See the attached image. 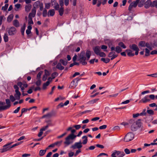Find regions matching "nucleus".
<instances>
[{"label": "nucleus", "mask_w": 157, "mask_h": 157, "mask_svg": "<svg viewBox=\"0 0 157 157\" xmlns=\"http://www.w3.org/2000/svg\"><path fill=\"white\" fill-rule=\"evenodd\" d=\"M14 87L16 92V94L14 95L15 98L13 95H11L10 96V99L12 102L14 101L15 99L19 100L21 95L20 92L18 90V86L16 85H15L14 86Z\"/></svg>", "instance_id": "1"}, {"label": "nucleus", "mask_w": 157, "mask_h": 157, "mask_svg": "<svg viewBox=\"0 0 157 157\" xmlns=\"http://www.w3.org/2000/svg\"><path fill=\"white\" fill-rule=\"evenodd\" d=\"M76 137V135L70 134L65 138L64 144L67 145H68L72 142V140Z\"/></svg>", "instance_id": "2"}, {"label": "nucleus", "mask_w": 157, "mask_h": 157, "mask_svg": "<svg viewBox=\"0 0 157 157\" xmlns=\"http://www.w3.org/2000/svg\"><path fill=\"white\" fill-rule=\"evenodd\" d=\"M134 137V134L132 132L128 133L125 136L124 141L128 142L132 140Z\"/></svg>", "instance_id": "3"}, {"label": "nucleus", "mask_w": 157, "mask_h": 157, "mask_svg": "<svg viewBox=\"0 0 157 157\" xmlns=\"http://www.w3.org/2000/svg\"><path fill=\"white\" fill-rule=\"evenodd\" d=\"M100 48L99 46H96L94 48V51L95 53L101 57H105V54L103 52H101Z\"/></svg>", "instance_id": "4"}, {"label": "nucleus", "mask_w": 157, "mask_h": 157, "mask_svg": "<svg viewBox=\"0 0 157 157\" xmlns=\"http://www.w3.org/2000/svg\"><path fill=\"white\" fill-rule=\"evenodd\" d=\"M13 142L7 143V144L4 145L2 148L0 149V152L1 153H3L6 152L10 150V145H11Z\"/></svg>", "instance_id": "5"}, {"label": "nucleus", "mask_w": 157, "mask_h": 157, "mask_svg": "<svg viewBox=\"0 0 157 157\" xmlns=\"http://www.w3.org/2000/svg\"><path fill=\"white\" fill-rule=\"evenodd\" d=\"M151 100L149 98L148 95L145 96L143 98L141 99L139 101L140 103H146L149 102Z\"/></svg>", "instance_id": "6"}, {"label": "nucleus", "mask_w": 157, "mask_h": 157, "mask_svg": "<svg viewBox=\"0 0 157 157\" xmlns=\"http://www.w3.org/2000/svg\"><path fill=\"white\" fill-rule=\"evenodd\" d=\"M78 80L77 79H75L73 80L70 83L69 88L71 89L75 88L77 85V82Z\"/></svg>", "instance_id": "7"}, {"label": "nucleus", "mask_w": 157, "mask_h": 157, "mask_svg": "<svg viewBox=\"0 0 157 157\" xmlns=\"http://www.w3.org/2000/svg\"><path fill=\"white\" fill-rule=\"evenodd\" d=\"M6 105H4V106L0 107V110L1 109H7L9 108L10 106V102L9 99H6Z\"/></svg>", "instance_id": "8"}, {"label": "nucleus", "mask_w": 157, "mask_h": 157, "mask_svg": "<svg viewBox=\"0 0 157 157\" xmlns=\"http://www.w3.org/2000/svg\"><path fill=\"white\" fill-rule=\"evenodd\" d=\"M139 124L137 122H134L131 126V129L133 131H136L139 127Z\"/></svg>", "instance_id": "9"}, {"label": "nucleus", "mask_w": 157, "mask_h": 157, "mask_svg": "<svg viewBox=\"0 0 157 157\" xmlns=\"http://www.w3.org/2000/svg\"><path fill=\"white\" fill-rule=\"evenodd\" d=\"M129 47L131 49L136 51L135 54L136 55H137L138 54L139 49L137 45L134 44L132 45H130Z\"/></svg>", "instance_id": "10"}, {"label": "nucleus", "mask_w": 157, "mask_h": 157, "mask_svg": "<svg viewBox=\"0 0 157 157\" xmlns=\"http://www.w3.org/2000/svg\"><path fill=\"white\" fill-rule=\"evenodd\" d=\"M113 153H114L115 155H117L118 157H123L125 155V154L123 152L117 151L116 150L114 151Z\"/></svg>", "instance_id": "11"}, {"label": "nucleus", "mask_w": 157, "mask_h": 157, "mask_svg": "<svg viewBox=\"0 0 157 157\" xmlns=\"http://www.w3.org/2000/svg\"><path fill=\"white\" fill-rule=\"evenodd\" d=\"M8 33L10 35H12L14 34L16 32V28L13 27H11L8 30Z\"/></svg>", "instance_id": "12"}, {"label": "nucleus", "mask_w": 157, "mask_h": 157, "mask_svg": "<svg viewBox=\"0 0 157 157\" xmlns=\"http://www.w3.org/2000/svg\"><path fill=\"white\" fill-rule=\"evenodd\" d=\"M111 51L115 50L117 53H120L122 51L121 48L119 46H117L115 49L114 47H112L111 48Z\"/></svg>", "instance_id": "13"}, {"label": "nucleus", "mask_w": 157, "mask_h": 157, "mask_svg": "<svg viewBox=\"0 0 157 157\" xmlns=\"http://www.w3.org/2000/svg\"><path fill=\"white\" fill-rule=\"evenodd\" d=\"M18 86H19L21 88L22 91H23L24 89V88H26L27 87L28 85L26 83L24 84L21 82H19L17 83Z\"/></svg>", "instance_id": "14"}, {"label": "nucleus", "mask_w": 157, "mask_h": 157, "mask_svg": "<svg viewBox=\"0 0 157 157\" xmlns=\"http://www.w3.org/2000/svg\"><path fill=\"white\" fill-rule=\"evenodd\" d=\"M117 55L116 54L115 52H110L109 54V57L111 58V60H113L117 57Z\"/></svg>", "instance_id": "15"}, {"label": "nucleus", "mask_w": 157, "mask_h": 157, "mask_svg": "<svg viewBox=\"0 0 157 157\" xmlns=\"http://www.w3.org/2000/svg\"><path fill=\"white\" fill-rule=\"evenodd\" d=\"M85 52L84 51L82 52L79 56L80 60L81 62H82L83 60H86V58L85 56Z\"/></svg>", "instance_id": "16"}, {"label": "nucleus", "mask_w": 157, "mask_h": 157, "mask_svg": "<svg viewBox=\"0 0 157 157\" xmlns=\"http://www.w3.org/2000/svg\"><path fill=\"white\" fill-rule=\"evenodd\" d=\"M36 13V10L35 8L32 10L31 13H30L29 15V18H32L35 16Z\"/></svg>", "instance_id": "17"}, {"label": "nucleus", "mask_w": 157, "mask_h": 157, "mask_svg": "<svg viewBox=\"0 0 157 157\" xmlns=\"http://www.w3.org/2000/svg\"><path fill=\"white\" fill-rule=\"evenodd\" d=\"M82 143L81 142L78 143H76L74 146L73 147L74 148H75L76 147L77 148H80L82 147Z\"/></svg>", "instance_id": "18"}, {"label": "nucleus", "mask_w": 157, "mask_h": 157, "mask_svg": "<svg viewBox=\"0 0 157 157\" xmlns=\"http://www.w3.org/2000/svg\"><path fill=\"white\" fill-rule=\"evenodd\" d=\"M151 1L150 0H148L145 2L144 3V7L146 8H148L151 5Z\"/></svg>", "instance_id": "19"}, {"label": "nucleus", "mask_w": 157, "mask_h": 157, "mask_svg": "<svg viewBox=\"0 0 157 157\" xmlns=\"http://www.w3.org/2000/svg\"><path fill=\"white\" fill-rule=\"evenodd\" d=\"M126 52L127 53V55L129 56H132L134 55V53L130 50L127 49L126 50Z\"/></svg>", "instance_id": "20"}, {"label": "nucleus", "mask_w": 157, "mask_h": 157, "mask_svg": "<svg viewBox=\"0 0 157 157\" xmlns=\"http://www.w3.org/2000/svg\"><path fill=\"white\" fill-rule=\"evenodd\" d=\"M140 0H136L135 2H133L131 3L130 4V6H132L134 8L136 7L140 1Z\"/></svg>", "instance_id": "21"}, {"label": "nucleus", "mask_w": 157, "mask_h": 157, "mask_svg": "<svg viewBox=\"0 0 157 157\" xmlns=\"http://www.w3.org/2000/svg\"><path fill=\"white\" fill-rule=\"evenodd\" d=\"M55 13V12L54 10H50L48 12V17L53 16Z\"/></svg>", "instance_id": "22"}, {"label": "nucleus", "mask_w": 157, "mask_h": 157, "mask_svg": "<svg viewBox=\"0 0 157 157\" xmlns=\"http://www.w3.org/2000/svg\"><path fill=\"white\" fill-rule=\"evenodd\" d=\"M32 6L31 5L29 4L26 5L25 7V10L26 12H28L31 10Z\"/></svg>", "instance_id": "23"}, {"label": "nucleus", "mask_w": 157, "mask_h": 157, "mask_svg": "<svg viewBox=\"0 0 157 157\" xmlns=\"http://www.w3.org/2000/svg\"><path fill=\"white\" fill-rule=\"evenodd\" d=\"M50 82L49 81H47L46 82L44 83L43 85L42 89L43 90H45L47 89V87L50 84Z\"/></svg>", "instance_id": "24"}, {"label": "nucleus", "mask_w": 157, "mask_h": 157, "mask_svg": "<svg viewBox=\"0 0 157 157\" xmlns=\"http://www.w3.org/2000/svg\"><path fill=\"white\" fill-rule=\"evenodd\" d=\"M48 149V148H47L46 149L42 150H40L39 153V155L40 156H42L44 155L45 154V153L47 150Z\"/></svg>", "instance_id": "25"}, {"label": "nucleus", "mask_w": 157, "mask_h": 157, "mask_svg": "<svg viewBox=\"0 0 157 157\" xmlns=\"http://www.w3.org/2000/svg\"><path fill=\"white\" fill-rule=\"evenodd\" d=\"M13 25L16 27H18L20 26L18 20H15L13 22Z\"/></svg>", "instance_id": "26"}, {"label": "nucleus", "mask_w": 157, "mask_h": 157, "mask_svg": "<svg viewBox=\"0 0 157 157\" xmlns=\"http://www.w3.org/2000/svg\"><path fill=\"white\" fill-rule=\"evenodd\" d=\"M145 1L146 0H140L139 3H138V6L139 7H142L144 4V5Z\"/></svg>", "instance_id": "27"}, {"label": "nucleus", "mask_w": 157, "mask_h": 157, "mask_svg": "<svg viewBox=\"0 0 157 157\" xmlns=\"http://www.w3.org/2000/svg\"><path fill=\"white\" fill-rule=\"evenodd\" d=\"M91 55V52H90L89 51H87L86 52V56L85 57L86 58V59L88 60L90 58V56Z\"/></svg>", "instance_id": "28"}, {"label": "nucleus", "mask_w": 157, "mask_h": 157, "mask_svg": "<svg viewBox=\"0 0 157 157\" xmlns=\"http://www.w3.org/2000/svg\"><path fill=\"white\" fill-rule=\"evenodd\" d=\"M13 14H10L8 17L7 18V21L8 22H11L13 20Z\"/></svg>", "instance_id": "29"}, {"label": "nucleus", "mask_w": 157, "mask_h": 157, "mask_svg": "<svg viewBox=\"0 0 157 157\" xmlns=\"http://www.w3.org/2000/svg\"><path fill=\"white\" fill-rule=\"evenodd\" d=\"M82 139H84V140H83L82 143V144H86L87 143V140H88L87 137V136H83L82 137Z\"/></svg>", "instance_id": "30"}, {"label": "nucleus", "mask_w": 157, "mask_h": 157, "mask_svg": "<svg viewBox=\"0 0 157 157\" xmlns=\"http://www.w3.org/2000/svg\"><path fill=\"white\" fill-rule=\"evenodd\" d=\"M61 63L59 62L56 65V67L59 70H62L64 69V67L62 66Z\"/></svg>", "instance_id": "31"}, {"label": "nucleus", "mask_w": 157, "mask_h": 157, "mask_svg": "<svg viewBox=\"0 0 157 157\" xmlns=\"http://www.w3.org/2000/svg\"><path fill=\"white\" fill-rule=\"evenodd\" d=\"M59 62L64 66L66 65L67 64V61L66 60L61 59L59 60Z\"/></svg>", "instance_id": "32"}, {"label": "nucleus", "mask_w": 157, "mask_h": 157, "mask_svg": "<svg viewBox=\"0 0 157 157\" xmlns=\"http://www.w3.org/2000/svg\"><path fill=\"white\" fill-rule=\"evenodd\" d=\"M118 45L123 48L125 49L126 48V46L122 42H120L118 43Z\"/></svg>", "instance_id": "33"}, {"label": "nucleus", "mask_w": 157, "mask_h": 157, "mask_svg": "<svg viewBox=\"0 0 157 157\" xmlns=\"http://www.w3.org/2000/svg\"><path fill=\"white\" fill-rule=\"evenodd\" d=\"M21 5L20 4H17L15 5L14 10L16 11H18L19 9L21 7Z\"/></svg>", "instance_id": "34"}, {"label": "nucleus", "mask_w": 157, "mask_h": 157, "mask_svg": "<svg viewBox=\"0 0 157 157\" xmlns=\"http://www.w3.org/2000/svg\"><path fill=\"white\" fill-rule=\"evenodd\" d=\"M150 50L146 48L145 49V56H147L150 55Z\"/></svg>", "instance_id": "35"}, {"label": "nucleus", "mask_w": 157, "mask_h": 157, "mask_svg": "<svg viewBox=\"0 0 157 157\" xmlns=\"http://www.w3.org/2000/svg\"><path fill=\"white\" fill-rule=\"evenodd\" d=\"M146 43L144 41H142L140 42L139 43V46L140 47H145Z\"/></svg>", "instance_id": "36"}, {"label": "nucleus", "mask_w": 157, "mask_h": 157, "mask_svg": "<svg viewBox=\"0 0 157 157\" xmlns=\"http://www.w3.org/2000/svg\"><path fill=\"white\" fill-rule=\"evenodd\" d=\"M25 25L24 24L23 26L21 28V34L22 35H24V31L25 29Z\"/></svg>", "instance_id": "37"}, {"label": "nucleus", "mask_w": 157, "mask_h": 157, "mask_svg": "<svg viewBox=\"0 0 157 157\" xmlns=\"http://www.w3.org/2000/svg\"><path fill=\"white\" fill-rule=\"evenodd\" d=\"M63 7H61L59 10V14L60 16H62L63 15Z\"/></svg>", "instance_id": "38"}, {"label": "nucleus", "mask_w": 157, "mask_h": 157, "mask_svg": "<svg viewBox=\"0 0 157 157\" xmlns=\"http://www.w3.org/2000/svg\"><path fill=\"white\" fill-rule=\"evenodd\" d=\"M101 60L103 62L107 63L109 62L110 60L108 58H102L101 59Z\"/></svg>", "instance_id": "39"}, {"label": "nucleus", "mask_w": 157, "mask_h": 157, "mask_svg": "<svg viewBox=\"0 0 157 157\" xmlns=\"http://www.w3.org/2000/svg\"><path fill=\"white\" fill-rule=\"evenodd\" d=\"M40 2L39 1H37L35 2L33 4L34 7L35 8L37 7L40 4Z\"/></svg>", "instance_id": "40"}, {"label": "nucleus", "mask_w": 157, "mask_h": 157, "mask_svg": "<svg viewBox=\"0 0 157 157\" xmlns=\"http://www.w3.org/2000/svg\"><path fill=\"white\" fill-rule=\"evenodd\" d=\"M4 39L5 42H7L8 41V37L7 35L6 34H4Z\"/></svg>", "instance_id": "41"}, {"label": "nucleus", "mask_w": 157, "mask_h": 157, "mask_svg": "<svg viewBox=\"0 0 157 157\" xmlns=\"http://www.w3.org/2000/svg\"><path fill=\"white\" fill-rule=\"evenodd\" d=\"M98 61V60L97 59H91L90 61V62L91 64H93L94 62H95L96 63H97Z\"/></svg>", "instance_id": "42"}, {"label": "nucleus", "mask_w": 157, "mask_h": 157, "mask_svg": "<svg viewBox=\"0 0 157 157\" xmlns=\"http://www.w3.org/2000/svg\"><path fill=\"white\" fill-rule=\"evenodd\" d=\"M8 6V4H6L4 6H3L2 8V10L4 11L6 10Z\"/></svg>", "instance_id": "43"}, {"label": "nucleus", "mask_w": 157, "mask_h": 157, "mask_svg": "<svg viewBox=\"0 0 157 157\" xmlns=\"http://www.w3.org/2000/svg\"><path fill=\"white\" fill-rule=\"evenodd\" d=\"M147 112L150 115H153L154 114V111L153 110L151 109L147 110Z\"/></svg>", "instance_id": "44"}, {"label": "nucleus", "mask_w": 157, "mask_h": 157, "mask_svg": "<svg viewBox=\"0 0 157 157\" xmlns=\"http://www.w3.org/2000/svg\"><path fill=\"white\" fill-rule=\"evenodd\" d=\"M145 47H146L147 48H149L150 50H152V48L151 47V45L148 43H146Z\"/></svg>", "instance_id": "45"}, {"label": "nucleus", "mask_w": 157, "mask_h": 157, "mask_svg": "<svg viewBox=\"0 0 157 157\" xmlns=\"http://www.w3.org/2000/svg\"><path fill=\"white\" fill-rule=\"evenodd\" d=\"M146 109H144L142 112L140 113V116H144L146 114Z\"/></svg>", "instance_id": "46"}, {"label": "nucleus", "mask_w": 157, "mask_h": 157, "mask_svg": "<svg viewBox=\"0 0 157 157\" xmlns=\"http://www.w3.org/2000/svg\"><path fill=\"white\" fill-rule=\"evenodd\" d=\"M28 24L29 25H32L33 24V21L32 20V18H29Z\"/></svg>", "instance_id": "47"}, {"label": "nucleus", "mask_w": 157, "mask_h": 157, "mask_svg": "<svg viewBox=\"0 0 157 157\" xmlns=\"http://www.w3.org/2000/svg\"><path fill=\"white\" fill-rule=\"evenodd\" d=\"M148 97H149V98H150V99H151L152 100H154L155 98V96L154 94H151L149 95H148Z\"/></svg>", "instance_id": "48"}, {"label": "nucleus", "mask_w": 157, "mask_h": 157, "mask_svg": "<svg viewBox=\"0 0 157 157\" xmlns=\"http://www.w3.org/2000/svg\"><path fill=\"white\" fill-rule=\"evenodd\" d=\"M98 100H99L98 98L95 99H94L91 100L90 101V102L92 104H94Z\"/></svg>", "instance_id": "49"}, {"label": "nucleus", "mask_w": 157, "mask_h": 157, "mask_svg": "<svg viewBox=\"0 0 157 157\" xmlns=\"http://www.w3.org/2000/svg\"><path fill=\"white\" fill-rule=\"evenodd\" d=\"M107 128V125H103L101 126H100L99 127V128L100 129H105L106 128Z\"/></svg>", "instance_id": "50"}, {"label": "nucleus", "mask_w": 157, "mask_h": 157, "mask_svg": "<svg viewBox=\"0 0 157 157\" xmlns=\"http://www.w3.org/2000/svg\"><path fill=\"white\" fill-rule=\"evenodd\" d=\"M67 134V132H65L64 133H63V134H62L61 135L58 136L57 138L59 139V138H61L63 137V136H65V135H66Z\"/></svg>", "instance_id": "51"}, {"label": "nucleus", "mask_w": 157, "mask_h": 157, "mask_svg": "<svg viewBox=\"0 0 157 157\" xmlns=\"http://www.w3.org/2000/svg\"><path fill=\"white\" fill-rule=\"evenodd\" d=\"M51 4L50 3H45V7L47 9H49L50 7Z\"/></svg>", "instance_id": "52"}, {"label": "nucleus", "mask_w": 157, "mask_h": 157, "mask_svg": "<svg viewBox=\"0 0 157 157\" xmlns=\"http://www.w3.org/2000/svg\"><path fill=\"white\" fill-rule=\"evenodd\" d=\"M62 142V141H61L56 142H55V143L56 145H57L58 146H59L61 145Z\"/></svg>", "instance_id": "53"}, {"label": "nucleus", "mask_w": 157, "mask_h": 157, "mask_svg": "<svg viewBox=\"0 0 157 157\" xmlns=\"http://www.w3.org/2000/svg\"><path fill=\"white\" fill-rule=\"evenodd\" d=\"M130 102V100H127L124 101L122 102L121 103V104H127L128 103Z\"/></svg>", "instance_id": "54"}, {"label": "nucleus", "mask_w": 157, "mask_h": 157, "mask_svg": "<svg viewBox=\"0 0 157 157\" xmlns=\"http://www.w3.org/2000/svg\"><path fill=\"white\" fill-rule=\"evenodd\" d=\"M125 152L127 154H129L130 153L129 150L128 148H126L124 150Z\"/></svg>", "instance_id": "55"}, {"label": "nucleus", "mask_w": 157, "mask_h": 157, "mask_svg": "<svg viewBox=\"0 0 157 157\" xmlns=\"http://www.w3.org/2000/svg\"><path fill=\"white\" fill-rule=\"evenodd\" d=\"M74 155V152L72 151H70L69 152L68 155V156L70 157L73 156Z\"/></svg>", "instance_id": "56"}, {"label": "nucleus", "mask_w": 157, "mask_h": 157, "mask_svg": "<svg viewBox=\"0 0 157 157\" xmlns=\"http://www.w3.org/2000/svg\"><path fill=\"white\" fill-rule=\"evenodd\" d=\"M48 125H47L43 127L40 129L43 131H44L48 128Z\"/></svg>", "instance_id": "57"}, {"label": "nucleus", "mask_w": 157, "mask_h": 157, "mask_svg": "<svg viewBox=\"0 0 157 157\" xmlns=\"http://www.w3.org/2000/svg\"><path fill=\"white\" fill-rule=\"evenodd\" d=\"M59 3L61 7L63 6V0H59Z\"/></svg>", "instance_id": "58"}, {"label": "nucleus", "mask_w": 157, "mask_h": 157, "mask_svg": "<svg viewBox=\"0 0 157 157\" xmlns=\"http://www.w3.org/2000/svg\"><path fill=\"white\" fill-rule=\"evenodd\" d=\"M41 83V81L40 80L38 79V80L36 82V84L37 86L40 85Z\"/></svg>", "instance_id": "59"}, {"label": "nucleus", "mask_w": 157, "mask_h": 157, "mask_svg": "<svg viewBox=\"0 0 157 157\" xmlns=\"http://www.w3.org/2000/svg\"><path fill=\"white\" fill-rule=\"evenodd\" d=\"M150 93V91L149 90H147L144 91L142 92L141 94L142 95H144L145 94L149 93Z\"/></svg>", "instance_id": "60"}, {"label": "nucleus", "mask_w": 157, "mask_h": 157, "mask_svg": "<svg viewBox=\"0 0 157 157\" xmlns=\"http://www.w3.org/2000/svg\"><path fill=\"white\" fill-rule=\"evenodd\" d=\"M20 109V107H18L14 111L13 113H17L19 112Z\"/></svg>", "instance_id": "61"}, {"label": "nucleus", "mask_w": 157, "mask_h": 157, "mask_svg": "<svg viewBox=\"0 0 157 157\" xmlns=\"http://www.w3.org/2000/svg\"><path fill=\"white\" fill-rule=\"evenodd\" d=\"M150 54L151 55H154V54H157V50H154L153 51H152Z\"/></svg>", "instance_id": "62"}, {"label": "nucleus", "mask_w": 157, "mask_h": 157, "mask_svg": "<svg viewBox=\"0 0 157 157\" xmlns=\"http://www.w3.org/2000/svg\"><path fill=\"white\" fill-rule=\"evenodd\" d=\"M31 155L30 154H24L22 155V157H27L30 156Z\"/></svg>", "instance_id": "63"}, {"label": "nucleus", "mask_w": 157, "mask_h": 157, "mask_svg": "<svg viewBox=\"0 0 157 157\" xmlns=\"http://www.w3.org/2000/svg\"><path fill=\"white\" fill-rule=\"evenodd\" d=\"M153 6L157 7V0H155L153 2Z\"/></svg>", "instance_id": "64"}]
</instances>
